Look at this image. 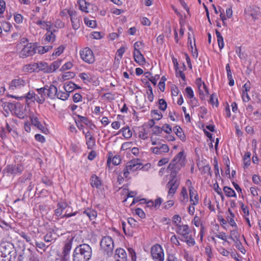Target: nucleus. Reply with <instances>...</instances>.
<instances>
[{"label":"nucleus","mask_w":261,"mask_h":261,"mask_svg":"<svg viewBox=\"0 0 261 261\" xmlns=\"http://www.w3.org/2000/svg\"><path fill=\"white\" fill-rule=\"evenodd\" d=\"M179 162V153H178L168 166V168L172 170L171 176L173 177L167 185V187L169 189V195L174 194L178 186V183L177 182V179L175 178V176L176 173L179 169L178 164Z\"/></svg>","instance_id":"1"},{"label":"nucleus","mask_w":261,"mask_h":261,"mask_svg":"<svg viewBox=\"0 0 261 261\" xmlns=\"http://www.w3.org/2000/svg\"><path fill=\"white\" fill-rule=\"evenodd\" d=\"M92 253V248L89 245H79L73 250V261H89L91 258Z\"/></svg>","instance_id":"2"},{"label":"nucleus","mask_w":261,"mask_h":261,"mask_svg":"<svg viewBox=\"0 0 261 261\" xmlns=\"http://www.w3.org/2000/svg\"><path fill=\"white\" fill-rule=\"evenodd\" d=\"M97 215V212L96 210L87 208L81 212V213L77 211L74 212L73 213H67L66 212L63 215V217L69 218L72 216H76L75 219L77 222H82V219L85 216L88 217L90 221H92L96 218Z\"/></svg>","instance_id":"3"},{"label":"nucleus","mask_w":261,"mask_h":261,"mask_svg":"<svg viewBox=\"0 0 261 261\" xmlns=\"http://www.w3.org/2000/svg\"><path fill=\"white\" fill-rule=\"evenodd\" d=\"M100 246L105 254L108 256L112 255L114 245L111 237L109 236L103 237L100 241Z\"/></svg>","instance_id":"4"},{"label":"nucleus","mask_w":261,"mask_h":261,"mask_svg":"<svg viewBox=\"0 0 261 261\" xmlns=\"http://www.w3.org/2000/svg\"><path fill=\"white\" fill-rule=\"evenodd\" d=\"M37 48V43H29L23 45V47L19 52V56L20 58H25L32 56L36 53Z\"/></svg>","instance_id":"5"},{"label":"nucleus","mask_w":261,"mask_h":261,"mask_svg":"<svg viewBox=\"0 0 261 261\" xmlns=\"http://www.w3.org/2000/svg\"><path fill=\"white\" fill-rule=\"evenodd\" d=\"M195 84L198 88L199 97L201 100H205L206 96L209 95L208 88L202 79L198 77L195 79Z\"/></svg>","instance_id":"6"},{"label":"nucleus","mask_w":261,"mask_h":261,"mask_svg":"<svg viewBox=\"0 0 261 261\" xmlns=\"http://www.w3.org/2000/svg\"><path fill=\"white\" fill-rule=\"evenodd\" d=\"M220 226L219 224H215L213 226V229L211 230V233L213 234L211 237V240L213 241L214 243H216V238H219L220 240L223 241V244L224 245L225 242H227L228 237L225 232L224 231H220Z\"/></svg>","instance_id":"7"},{"label":"nucleus","mask_w":261,"mask_h":261,"mask_svg":"<svg viewBox=\"0 0 261 261\" xmlns=\"http://www.w3.org/2000/svg\"><path fill=\"white\" fill-rule=\"evenodd\" d=\"M186 186L189 192L190 202L196 205V204H198L199 202V198L198 193L194 189V186L192 185L191 179H188L186 180Z\"/></svg>","instance_id":"8"},{"label":"nucleus","mask_w":261,"mask_h":261,"mask_svg":"<svg viewBox=\"0 0 261 261\" xmlns=\"http://www.w3.org/2000/svg\"><path fill=\"white\" fill-rule=\"evenodd\" d=\"M0 251L1 252V256L2 257L6 258L8 255L10 253L12 254L14 257H16L17 253L16 250L14 249L13 245L9 243H4L0 245Z\"/></svg>","instance_id":"9"},{"label":"nucleus","mask_w":261,"mask_h":261,"mask_svg":"<svg viewBox=\"0 0 261 261\" xmlns=\"http://www.w3.org/2000/svg\"><path fill=\"white\" fill-rule=\"evenodd\" d=\"M151 256L154 261H164V253L162 246L156 244L151 248Z\"/></svg>","instance_id":"10"},{"label":"nucleus","mask_w":261,"mask_h":261,"mask_svg":"<svg viewBox=\"0 0 261 261\" xmlns=\"http://www.w3.org/2000/svg\"><path fill=\"white\" fill-rule=\"evenodd\" d=\"M81 59L88 64H92L95 61V57L93 51L88 47L84 48L80 51Z\"/></svg>","instance_id":"11"},{"label":"nucleus","mask_w":261,"mask_h":261,"mask_svg":"<svg viewBox=\"0 0 261 261\" xmlns=\"http://www.w3.org/2000/svg\"><path fill=\"white\" fill-rule=\"evenodd\" d=\"M25 84L26 80L24 76H17L11 81L9 85V89L11 90L20 89Z\"/></svg>","instance_id":"12"},{"label":"nucleus","mask_w":261,"mask_h":261,"mask_svg":"<svg viewBox=\"0 0 261 261\" xmlns=\"http://www.w3.org/2000/svg\"><path fill=\"white\" fill-rule=\"evenodd\" d=\"M183 93L186 98L191 99V102H192L194 106H198L197 99L195 97L193 89L191 86H188L183 91Z\"/></svg>","instance_id":"13"},{"label":"nucleus","mask_w":261,"mask_h":261,"mask_svg":"<svg viewBox=\"0 0 261 261\" xmlns=\"http://www.w3.org/2000/svg\"><path fill=\"white\" fill-rule=\"evenodd\" d=\"M30 119L32 124L39 129L41 132L45 134H47L48 133V129L40 122L37 117L31 115L30 116Z\"/></svg>","instance_id":"14"},{"label":"nucleus","mask_w":261,"mask_h":261,"mask_svg":"<svg viewBox=\"0 0 261 261\" xmlns=\"http://www.w3.org/2000/svg\"><path fill=\"white\" fill-rule=\"evenodd\" d=\"M150 149L153 153L156 154H160L162 153L167 152L169 150L167 145L162 144L161 143L158 144L154 147H151Z\"/></svg>","instance_id":"15"},{"label":"nucleus","mask_w":261,"mask_h":261,"mask_svg":"<svg viewBox=\"0 0 261 261\" xmlns=\"http://www.w3.org/2000/svg\"><path fill=\"white\" fill-rule=\"evenodd\" d=\"M45 88L46 96L48 97L51 99H54L56 98L58 89L55 86L51 84L49 85H45Z\"/></svg>","instance_id":"16"},{"label":"nucleus","mask_w":261,"mask_h":261,"mask_svg":"<svg viewBox=\"0 0 261 261\" xmlns=\"http://www.w3.org/2000/svg\"><path fill=\"white\" fill-rule=\"evenodd\" d=\"M23 167L21 165H9L6 167V172L8 173L12 174H16L17 173H20L22 172Z\"/></svg>","instance_id":"17"},{"label":"nucleus","mask_w":261,"mask_h":261,"mask_svg":"<svg viewBox=\"0 0 261 261\" xmlns=\"http://www.w3.org/2000/svg\"><path fill=\"white\" fill-rule=\"evenodd\" d=\"M114 257L116 261H126V253L125 251L122 248H117L115 251Z\"/></svg>","instance_id":"18"},{"label":"nucleus","mask_w":261,"mask_h":261,"mask_svg":"<svg viewBox=\"0 0 261 261\" xmlns=\"http://www.w3.org/2000/svg\"><path fill=\"white\" fill-rule=\"evenodd\" d=\"M139 168H138L132 162H128L126 163L125 168L123 170L124 176L127 178L129 174V171H135Z\"/></svg>","instance_id":"19"},{"label":"nucleus","mask_w":261,"mask_h":261,"mask_svg":"<svg viewBox=\"0 0 261 261\" xmlns=\"http://www.w3.org/2000/svg\"><path fill=\"white\" fill-rule=\"evenodd\" d=\"M83 133L85 134V138L86 140V144L87 145L88 149H92L93 146L95 145V139L91 134V132L88 131L85 133L83 131Z\"/></svg>","instance_id":"20"},{"label":"nucleus","mask_w":261,"mask_h":261,"mask_svg":"<svg viewBox=\"0 0 261 261\" xmlns=\"http://www.w3.org/2000/svg\"><path fill=\"white\" fill-rule=\"evenodd\" d=\"M56 239V232L53 229H49L48 232L44 237V240L46 243L55 242Z\"/></svg>","instance_id":"21"},{"label":"nucleus","mask_w":261,"mask_h":261,"mask_svg":"<svg viewBox=\"0 0 261 261\" xmlns=\"http://www.w3.org/2000/svg\"><path fill=\"white\" fill-rule=\"evenodd\" d=\"M228 212L229 216L226 217L227 223L228 222L229 225L232 227H237V224L234 220L235 214L229 208L228 210Z\"/></svg>","instance_id":"22"},{"label":"nucleus","mask_w":261,"mask_h":261,"mask_svg":"<svg viewBox=\"0 0 261 261\" xmlns=\"http://www.w3.org/2000/svg\"><path fill=\"white\" fill-rule=\"evenodd\" d=\"M90 180L91 186L93 188H96L97 189L100 188L101 186V181L97 176L95 174H92L91 176Z\"/></svg>","instance_id":"23"},{"label":"nucleus","mask_w":261,"mask_h":261,"mask_svg":"<svg viewBox=\"0 0 261 261\" xmlns=\"http://www.w3.org/2000/svg\"><path fill=\"white\" fill-rule=\"evenodd\" d=\"M223 191L224 193L225 196L227 197H234L235 198L237 197V193L235 192L234 190L229 186H224Z\"/></svg>","instance_id":"24"},{"label":"nucleus","mask_w":261,"mask_h":261,"mask_svg":"<svg viewBox=\"0 0 261 261\" xmlns=\"http://www.w3.org/2000/svg\"><path fill=\"white\" fill-rule=\"evenodd\" d=\"M134 58L135 61L140 65H143L145 63V59L140 50L134 51Z\"/></svg>","instance_id":"25"},{"label":"nucleus","mask_w":261,"mask_h":261,"mask_svg":"<svg viewBox=\"0 0 261 261\" xmlns=\"http://www.w3.org/2000/svg\"><path fill=\"white\" fill-rule=\"evenodd\" d=\"M181 241L186 242L189 247H193L196 244V242L193 237L192 231L189 234V236L185 237V238H180Z\"/></svg>","instance_id":"26"},{"label":"nucleus","mask_w":261,"mask_h":261,"mask_svg":"<svg viewBox=\"0 0 261 261\" xmlns=\"http://www.w3.org/2000/svg\"><path fill=\"white\" fill-rule=\"evenodd\" d=\"M33 256L31 252H23L19 255L17 261H31Z\"/></svg>","instance_id":"27"},{"label":"nucleus","mask_w":261,"mask_h":261,"mask_svg":"<svg viewBox=\"0 0 261 261\" xmlns=\"http://www.w3.org/2000/svg\"><path fill=\"white\" fill-rule=\"evenodd\" d=\"M73 238L70 240H67L65 242L63 253L64 254V258L66 257L68 255L70 251L71 250L72 247V242Z\"/></svg>","instance_id":"28"},{"label":"nucleus","mask_w":261,"mask_h":261,"mask_svg":"<svg viewBox=\"0 0 261 261\" xmlns=\"http://www.w3.org/2000/svg\"><path fill=\"white\" fill-rule=\"evenodd\" d=\"M188 190V188L187 187L185 184V186L182 187L181 189V191L180 192L182 198V199H180V201L183 203H186L189 201V195Z\"/></svg>","instance_id":"29"},{"label":"nucleus","mask_w":261,"mask_h":261,"mask_svg":"<svg viewBox=\"0 0 261 261\" xmlns=\"http://www.w3.org/2000/svg\"><path fill=\"white\" fill-rule=\"evenodd\" d=\"M249 14L253 19H257L260 12L259 8L258 7L253 6L251 7H249L248 9Z\"/></svg>","instance_id":"30"},{"label":"nucleus","mask_w":261,"mask_h":261,"mask_svg":"<svg viewBox=\"0 0 261 261\" xmlns=\"http://www.w3.org/2000/svg\"><path fill=\"white\" fill-rule=\"evenodd\" d=\"M233 229L230 231L229 238L233 241H239L240 234L238 232V226L237 224V227H232Z\"/></svg>","instance_id":"31"},{"label":"nucleus","mask_w":261,"mask_h":261,"mask_svg":"<svg viewBox=\"0 0 261 261\" xmlns=\"http://www.w3.org/2000/svg\"><path fill=\"white\" fill-rule=\"evenodd\" d=\"M65 208V206H64L61 203H58L57 204V208L55 210L54 215L57 217H60L61 218H64L65 217H63L62 213L64 210ZM67 218L66 217H65Z\"/></svg>","instance_id":"32"},{"label":"nucleus","mask_w":261,"mask_h":261,"mask_svg":"<svg viewBox=\"0 0 261 261\" xmlns=\"http://www.w3.org/2000/svg\"><path fill=\"white\" fill-rule=\"evenodd\" d=\"M76 84L71 82H66L64 85V89L66 92L69 94L75 89Z\"/></svg>","instance_id":"33"},{"label":"nucleus","mask_w":261,"mask_h":261,"mask_svg":"<svg viewBox=\"0 0 261 261\" xmlns=\"http://www.w3.org/2000/svg\"><path fill=\"white\" fill-rule=\"evenodd\" d=\"M251 153L249 151H247L245 153L243 156V163H244V168H247L249 167L250 164V156Z\"/></svg>","instance_id":"34"},{"label":"nucleus","mask_w":261,"mask_h":261,"mask_svg":"<svg viewBox=\"0 0 261 261\" xmlns=\"http://www.w3.org/2000/svg\"><path fill=\"white\" fill-rule=\"evenodd\" d=\"M216 35L217 37V42L218 46L220 49H222L224 46V42L223 41V38L221 35L220 32L218 30H216Z\"/></svg>","instance_id":"35"},{"label":"nucleus","mask_w":261,"mask_h":261,"mask_svg":"<svg viewBox=\"0 0 261 261\" xmlns=\"http://www.w3.org/2000/svg\"><path fill=\"white\" fill-rule=\"evenodd\" d=\"M37 67L39 70L49 73V66L46 62H41L37 63Z\"/></svg>","instance_id":"36"},{"label":"nucleus","mask_w":261,"mask_h":261,"mask_svg":"<svg viewBox=\"0 0 261 261\" xmlns=\"http://www.w3.org/2000/svg\"><path fill=\"white\" fill-rule=\"evenodd\" d=\"M239 203L240 206H241V208L243 212V216L244 218L249 216V207L245 205L243 202L242 201H239Z\"/></svg>","instance_id":"37"},{"label":"nucleus","mask_w":261,"mask_h":261,"mask_svg":"<svg viewBox=\"0 0 261 261\" xmlns=\"http://www.w3.org/2000/svg\"><path fill=\"white\" fill-rule=\"evenodd\" d=\"M208 102L211 103L212 106L218 107L219 106V102L218 100L217 95L213 93L210 95V98L208 100Z\"/></svg>","instance_id":"38"},{"label":"nucleus","mask_w":261,"mask_h":261,"mask_svg":"<svg viewBox=\"0 0 261 261\" xmlns=\"http://www.w3.org/2000/svg\"><path fill=\"white\" fill-rule=\"evenodd\" d=\"M55 32H47L45 35L44 41L45 42H53L56 40Z\"/></svg>","instance_id":"39"},{"label":"nucleus","mask_w":261,"mask_h":261,"mask_svg":"<svg viewBox=\"0 0 261 261\" xmlns=\"http://www.w3.org/2000/svg\"><path fill=\"white\" fill-rule=\"evenodd\" d=\"M61 64V60H57L51 63V64L49 66V73L53 72L55 71L57 69H58Z\"/></svg>","instance_id":"40"},{"label":"nucleus","mask_w":261,"mask_h":261,"mask_svg":"<svg viewBox=\"0 0 261 261\" xmlns=\"http://www.w3.org/2000/svg\"><path fill=\"white\" fill-rule=\"evenodd\" d=\"M119 133H122L123 136L126 138H129L132 136V133L128 127L121 128Z\"/></svg>","instance_id":"41"},{"label":"nucleus","mask_w":261,"mask_h":261,"mask_svg":"<svg viewBox=\"0 0 261 261\" xmlns=\"http://www.w3.org/2000/svg\"><path fill=\"white\" fill-rule=\"evenodd\" d=\"M69 96V94L67 92H63L62 91H57V94L56 97L61 99L62 100H66L68 99V98Z\"/></svg>","instance_id":"42"},{"label":"nucleus","mask_w":261,"mask_h":261,"mask_svg":"<svg viewBox=\"0 0 261 261\" xmlns=\"http://www.w3.org/2000/svg\"><path fill=\"white\" fill-rule=\"evenodd\" d=\"M203 204L205 206L207 207L208 209L211 211L215 212V205L212 203V201L210 199L205 198L204 199Z\"/></svg>","instance_id":"43"},{"label":"nucleus","mask_w":261,"mask_h":261,"mask_svg":"<svg viewBox=\"0 0 261 261\" xmlns=\"http://www.w3.org/2000/svg\"><path fill=\"white\" fill-rule=\"evenodd\" d=\"M41 28L43 29H46L47 32H56L57 30H56L53 27V24H51L50 22L47 21L45 23V25L44 27H41Z\"/></svg>","instance_id":"44"},{"label":"nucleus","mask_w":261,"mask_h":261,"mask_svg":"<svg viewBox=\"0 0 261 261\" xmlns=\"http://www.w3.org/2000/svg\"><path fill=\"white\" fill-rule=\"evenodd\" d=\"M72 28L76 30H77L80 26V22L79 19L77 17H73L71 18Z\"/></svg>","instance_id":"45"},{"label":"nucleus","mask_w":261,"mask_h":261,"mask_svg":"<svg viewBox=\"0 0 261 261\" xmlns=\"http://www.w3.org/2000/svg\"><path fill=\"white\" fill-rule=\"evenodd\" d=\"M53 48V46L51 45H47L44 46H37L36 50H38L39 54H43L47 51L50 50Z\"/></svg>","instance_id":"46"},{"label":"nucleus","mask_w":261,"mask_h":261,"mask_svg":"<svg viewBox=\"0 0 261 261\" xmlns=\"http://www.w3.org/2000/svg\"><path fill=\"white\" fill-rule=\"evenodd\" d=\"M214 191L216 192L217 194L219 195L221 199L223 200L224 198V196L223 194V192L220 188L218 182L214 184Z\"/></svg>","instance_id":"47"},{"label":"nucleus","mask_w":261,"mask_h":261,"mask_svg":"<svg viewBox=\"0 0 261 261\" xmlns=\"http://www.w3.org/2000/svg\"><path fill=\"white\" fill-rule=\"evenodd\" d=\"M178 215H175L173 217V224L176 226L175 231L177 233H179V221L178 220Z\"/></svg>","instance_id":"48"},{"label":"nucleus","mask_w":261,"mask_h":261,"mask_svg":"<svg viewBox=\"0 0 261 261\" xmlns=\"http://www.w3.org/2000/svg\"><path fill=\"white\" fill-rule=\"evenodd\" d=\"M180 4L187 13V14L185 13V17L186 18L190 16L191 13L190 12V8L189 6L187 5V3H186L185 2L183 1V0H180Z\"/></svg>","instance_id":"49"},{"label":"nucleus","mask_w":261,"mask_h":261,"mask_svg":"<svg viewBox=\"0 0 261 261\" xmlns=\"http://www.w3.org/2000/svg\"><path fill=\"white\" fill-rule=\"evenodd\" d=\"M192 223L194 224L196 227H200L201 228L202 226H204L202 224V222L200 219V217L198 216H195L194 217V219L192 220Z\"/></svg>","instance_id":"50"},{"label":"nucleus","mask_w":261,"mask_h":261,"mask_svg":"<svg viewBox=\"0 0 261 261\" xmlns=\"http://www.w3.org/2000/svg\"><path fill=\"white\" fill-rule=\"evenodd\" d=\"M152 117L156 120H160L162 117V114L157 110H152L151 112Z\"/></svg>","instance_id":"51"},{"label":"nucleus","mask_w":261,"mask_h":261,"mask_svg":"<svg viewBox=\"0 0 261 261\" xmlns=\"http://www.w3.org/2000/svg\"><path fill=\"white\" fill-rule=\"evenodd\" d=\"M187 163L186 154L184 151H180V167H185Z\"/></svg>","instance_id":"52"},{"label":"nucleus","mask_w":261,"mask_h":261,"mask_svg":"<svg viewBox=\"0 0 261 261\" xmlns=\"http://www.w3.org/2000/svg\"><path fill=\"white\" fill-rule=\"evenodd\" d=\"M192 231L191 229L189 228V226L187 224H183L180 226V236L182 237V234H185L188 233Z\"/></svg>","instance_id":"53"},{"label":"nucleus","mask_w":261,"mask_h":261,"mask_svg":"<svg viewBox=\"0 0 261 261\" xmlns=\"http://www.w3.org/2000/svg\"><path fill=\"white\" fill-rule=\"evenodd\" d=\"M201 174H207L208 175H211V168L209 165H204L203 167H202Z\"/></svg>","instance_id":"54"},{"label":"nucleus","mask_w":261,"mask_h":261,"mask_svg":"<svg viewBox=\"0 0 261 261\" xmlns=\"http://www.w3.org/2000/svg\"><path fill=\"white\" fill-rule=\"evenodd\" d=\"M241 98L244 102H248L249 101L250 98L248 92L242 91L241 92Z\"/></svg>","instance_id":"55"},{"label":"nucleus","mask_w":261,"mask_h":261,"mask_svg":"<svg viewBox=\"0 0 261 261\" xmlns=\"http://www.w3.org/2000/svg\"><path fill=\"white\" fill-rule=\"evenodd\" d=\"M159 109L162 111H165L167 108V102L164 99L159 100Z\"/></svg>","instance_id":"56"},{"label":"nucleus","mask_w":261,"mask_h":261,"mask_svg":"<svg viewBox=\"0 0 261 261\" xmlns=\"http://www.w3.org/2000/svg\"><path fill=\"white\" fill-rule=\"evenodd\" d=\"M217 251L220 254L225 256V257H227L229 254V251L226 250V249L223 247H220L217 248Z\"/></svg>","instance_id":"57"},{"label":"nucleus","mask_w":261,"mask_h":261,"mask_svg":"<svg viewBox=\"0 0 261 261\" xmlns=\"http://www.w3.org/2000/svg\"><path fill=\"white\" fill-rule=\"evenodd\" d=\"M152 131V135H157L161 134L163 132V129L162 127L155 125L153 127Z\"/></svg>","instance_id":"58"},{"label":"nucleus","mask_w":261,"mask_h":261,"mask_svg":"<svg viewBox=\"0 0 261 261\" xmlns=\"http://www.w3.org/2000/svg\"><path fill=\"white\" fill-rule=\"evenodd\" d=\"M205 253L207 257L209 258H212L213 257L212 247L211 246H206L205 248Z\"/></svg>","instance_id":"59"},{"label":"nucleus","mask_w":261,"mask_h":261,"mask_svg":"<svg viewBox=\"0 0 261 261\" xmlns=\"http://www.w3.org/2000/svg\"><path fill=\"white\" fill-rule=\"evenodd\" d=\"M19 235L21 237L25 239L27 242L30 243V244H32V240L30 236H29L28 234H27L25 232L23 231H21V232H20Z\"/></svg>","instance_id":"60"},{"label":"nucleus","mask_w":261,"mask_h":261,"mask_svg":"<svg viewBox=\"0 0 261 261\" xmlns=\"http://www.w3.org/2000/svg\"><path fill=\"white\" fill-rule=\"evenodd\" d=\"M112 162L115 166L119 165L121 162L120 156L119 155H115L113 157Z\"/></svg>","instance_id":"61"},{"label":"nucleus","mask_w":261,"mask_h":261,"mask_svg":"<svg viewBox=\"0 0 261 261\" xmlns=\"http://www.w3.org/2000/svg\"><path fill=\"white\" fill-rule=\"evenodd\" d=\"M250 89H251L250 82L249 81H247L243 85V86L242 87V90L249 93Z\"/></svg>","instance_id":"62"},{"label":"nucleus","mask_w":261,"mask_h":261,"mask_svg":"<svg viewBox=\"0 0 261 261\" xmlns=\"http://www.w3.org/2000/svg\"><path fill=\"white\" fill-rule=\"evenodd\" d=\"M179 89L175 85H173L171 87V94L172 96H177L179 93Z\"/></svg>","instance_id":"63"},{"label":"nucleus","mask_w":261,"mask_h":261,"mask_svg":"<svg viewBox=\"0 0 261 261\" xmlns=\"http://www.w3.org/2000/svg\"><path fill=\"white\" fill-rule=\"evenodd\" d=\"M195 205H193V203H191L187 208L188 212L191 216H194V213L195 212Z\"/></svg>","instance_id":"64"}]
</instances>
